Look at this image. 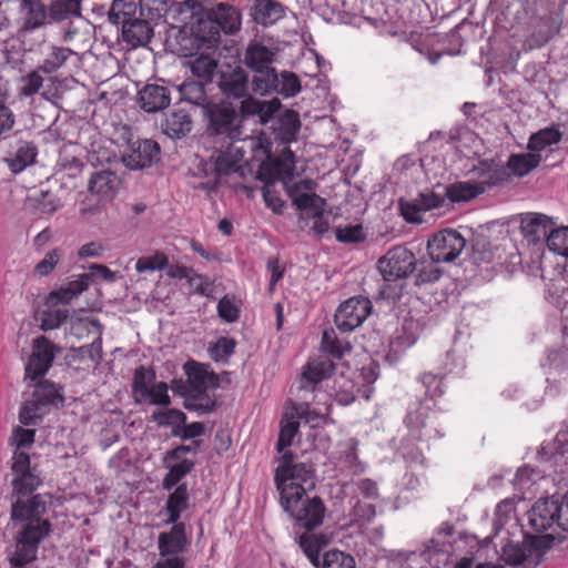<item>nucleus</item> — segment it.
Here are the masks:
<instances>
[{
    "label": "nucleus",
    "instance_id": "obj_45",
    "mask_svg": "<svg viewBox=\"0 0 568 568\" xmlns=\"http://www.w3.org/2000/svg\"><path fill=\"white\" fill-rule=\"evenodd\" d=\"M175 50L179 54L183 57L192 58L197 54L203 47L200 44V41L196 39L194 31L192 28L181 29L175 36Z\"/></svg>",
    "mask_w": 568,
    "mask_h": 568
},
{
    "label": "nucleus",
    "instance_id": "obj_19",
    "mask_svg": "<svg viewBox=\"0 0 568 568\" xmlns=\"http://www.w3.org/2000/svg\"><path fill=\"white\" fill-rule=\"evenodd\" d=\"M254 93H248L246 97L241 98L239 115L242 118L257 116L260 123L266 124L273 120L274 114L280 111L282 104L277 98L270 101H260L253 97Z\"/></svg>",
    "mask_w": 568,
    "mask_h": 568
},
{
    "label": "nucleus",
    "instance_id": "obj_11",
    "mask_svg": "<svg viewBox=\"0 0 568 568\" xmlns=\"http://www.w3.org/2000/svg\"><path fill=\"white\" fill-rule=\"evenodd\" d=\"M62 348L41 335L32 342V353L26 365V377L32 381L47 374Z\"/></svg>",
    "mask_w": 568,
    "mask_h": 568
},
{
    "label": "nucleus",
    "instance_id": "obj_40",
    "mask_svg": "<svg viewBox=\"0 0 568 568\" xmlns=\"http://www.w3.org/2000/svg\"><path fill=\"white\" fill-rule=\"evenodd\" d=\"M562 139V132L555 126H548L532 133L529 138L527 148L534 153L545 150L547 146L557 144Z\"/></svg>",
    "mask_w": 568,
    "mask_h": 568
},
{
    "label": "nucleus",
    "instance_id": "obj_56",
    "mask_svg": "<svg viewBox=\"0 0 568 568\" xmlns=\"http://www.w3.org/2000/svg\"><path fill=\"white\" fill-rule=\"evenodd\" d=\"M45 413V408L39 403H36V398L32 396V398L27 400L21 407L19 420L23 425H37Z\"/></svg>",
    "mask_w": 568,
    "mask_h": 568
},
{
    "label": "nucleus",
    "instance_id": "obj_28",
    "mask_svg": "<svg viewBox=\"0 0 568 568\" xmlns=\"http://www.w3.org/2000/svg\"><path fill=\"white\" fill-rule=\"evenodd\" d=\"M19 13L20 26L42 28L50 24L48 6L42 0H21Z\"/></svg>",
    "mask_w": 568,
    "mask_h": 568
},
{
    "label": "nucleus",
    "instance_id": "obj_48",
    "mask_svg": "<svg viewBox=\"0 0 568 568\" xmlns=\"http://www.w3.org/2000/svg\"><path fill=\"white\" fill-rule=\"evenodd\" d=\"M555 538L550 534L534 536L527 538V542L530 549V567H537L544 555L552 547Z\"/></svg>",
    "mask_w": 568,
    "mask_h": 568
},
{
    "label": "nucleus",
    "instance_id": "obj_3",
    "mask_svg": "<svg viewBox=\"0 0 568 568\" xmlns=\"http://www.w3.org/2000/svg\"><path fill=\"white\" fill-rule=\"evenodd\" d=\"M280 505L294 521V534L313 531L323 524L326 514L322 499H280Z\"/></svg>",
    "mask_w": 568,
    "mask_h": 568
},
{
    "label": "nucleus",
    "instance_id": "obj_25",
    "mask_svg": "<svg viewBox=\"0 0 568 568\" xmlns=\"http://www.w3.org/2000/svg\"><path fill=\"white\" fill-rule=\"evenodd\" d=\"M171 103V90L161 84H145L138 92L139 106L148 112L155 113L166 109Z\"/></svg>",
    "mask_w": 568,
    "mask_h": 568
},
{
    "label": "nucleus",
    "instance_id": "obj_1",
    "mask_svg": "<svg viewBox=\"0 0 568 568\" xmlns=\"http://www.w3.org/2000/svg\"><path fill=\"white\" fill-rule=\"evenodd\" d=\"M210 163L216 182L232 183L233 186L246 178V172L253 173L255 165V179L264 183L292 178L295 170L294 154L287 146L278 156H273L260 136L231 142L226 150L214 152Z\"/></svg>",
    "mask_w": 568,
    "mask_h": 568
},
{
    "label": "nucleus",
    "instance_id": "obj_14",
    "mask_svg": "<svg viewBox=\"0 0 568 568\" xmlns=\"http://www.w3.org/2000/svg\"><path fill=\"white\" fill-rule=\"evenodd\" d=\"M372 303L366 297H352L339 305L334 322L338 329L351 332L358 327L371 314Z\"/></svg>",
    "mask_w": 568,
    "mask_h": 568
},
{
    "label": "nucleus",
    "instance_id": "obj_10",
    "mask_svg": "<svg viewBox=\"0 0 568 568\" xmlns=\"http://www.w3.org/2000/svg\"><path fill=\"white\" fill-rule=\"evenodd\" d=\"M466 240L455 230H443L427 242V252L433 262L449 263L463 252Z\"/></svg>",
    "mask_w": 568,
    "mask_h": 568
},
{
    "label": "nucleus",
    "instance_id": "obj_20",
    "mask_svg": "<svg viewBox=\"0 0 568 568\" xmlns=\"http://www.w3.org/2000/svg\"><path fill=\"white\" fill-rule=\"evenodd\" d=\"M121 186V179L110 169L99 170L91 174L88 182V191L99 201H111L115 197Z\"/></svg>",
    "mask_w": 568,
    "mask_h": 568
},
{
    "label": "nucleus",
    "instance_id": "obj_17",
    "mask_svg": "<svg viewBox=\"0 0 568 568\" xmlns=\"http://www.w3.org/2000/svg\"><path fill=\"white\" fill-rule=\"evenodd\" d=\"M430 406L419 404L415 409L409 410L405 423L410 433L419 439L429 440L440 436L439 430L433 426L436 420V414L432 413Z\"/></svg>",
    "mask_w": 568,
    "mask_h": 568
},
{
    "label": "nucleus",
    "instance_id": "obj_7",
    "mask_svg": "<svg viewBox=\"0 0 568 568\" xmlns=\"http://www.w3.org/2000/svg\"><path fill=\"white\" fill-rule=\"evenodd\" d=\"M203 115L207 120V131L212 135H223L235 142L240 139L242 120L234 105L230 102L206 105Z\"/></svg>",
    "mask_w": 568,
    "mask_h": 568
},
{
    "label": "nucleus",
    "instance_id": "obj_21",
    "mask_svg": "<svg viewBox=\"0 0 568 568\" xmlns=\"http://www.w3.org/2000/svg\"><path fill=\"white\" fill-rule=\"evenodd\" d=\"M142 9L140 16L121 24L122 41L131 48L145 47L152 40L154 30L151 22L143 17Z\"/></svg>",
    "mask_w": 568,
    "mask_h": 568
},
{
    "label": "nucleus",
    "instance_id": "obj_54",
    "mask_svg": "<svg viewBox=\"0 0 568 568\" xmlns=\"http://www.w3.org/2000/svg\"><path fill=\"white\" fill-rule=\"evenodd\" d=\"M152 419L161 427L172 426L174 429L185 424L186 415L176 408L159 409L153 412Z\"/></svg>",
    "mask_w": 568,
    "mask_h": 568
},
{
    "label": "nucleus",
    "instance_id": "obj_6",
    "mask_svg": "<svg viewBox=\"0 0 568 568\" xmlns=\"http://www.w3.org/2000/svg\"><path fill=\"white\" fill-rule=\"evenodd\" d=\"M51 524L43 520L38 524L26 525L19 532L16 541L14 552L10 556L12 568H20L33 561L40 542L50 534Z\"/></svg>",
    "mask_w": 568,
    "mask_h": 568
},
{
    "label": "nucleus",
    "instance_id": "obj_32",
    "mask_svg": "<svg viewBox=\"0 0 568 568\" xmlns=\"http://www.w3.org/2000/svg\"><path fill=\"white\" fill-rule=\"evenodd\" d=\"M45 513V504L40 499H17L12 504V518L28 521L27 525L43 521L42 515Z\"/></svg>",
    "mask_w": 568,
    "mask_h": 568
},
{
    "label": "nucleus",
    "instance_id": "obj_42",
    "mask_svg": "<svg viewBox=\"0 0 568 568\" xmlns=\"http://www.w3.org/2000/svg\"><path fill=\"white\" fill-rule=\"evenodd\" d=\"M72 55H77V53L71 49L52 45L50 52L40 64V70H42L44 74L52 75V73L62 68Z\"/></svg>",
    "mask_w": 568,
    "mask_h": 568
},
{
    "label": "nucleus",
    "instance_id": "obj_43",
    "mask_svg": "<svg viewBox=\"0 0 568 568\" xmlns=\"http://www.w3.org/2000/svg\"><path fill=\"white\" fill-rule=\"evenodd\" d=\"M445 191L447 199L452 202H467L484 193L481 186L470 181L452 183L445 187Z\"/></svg>",
    "mask_w": 568,
    "mask_h": 568
},
{
    "label": "nucleus",
    "instance_id": "obj_31",
    "mask_svg": "<svg viewBox=\"0 0 568 568\" xmlns=\"http://www.w3.org/2000/svg\"><path fill=\"white\" fill-rule=\"evenodd\" d=\"M250 71L252 72L250 81L254 94L264 97L274 93L278 85V72L273 65Z\"/></svg>",
    "mask_w": 568,
    "mask_h": 568
},
{
    "label": "nucleus",
    "instance_id": "obj_13",
    "mask_svg": "<svg viewBox=\"0 0 568 568\" xmlns=\"http://www.w3.org/2000/svg\"><path fill=\"white\" fill-rule=\"evenodd\" d=\"M216 84L227 100H240L253 93L250 73L242 65H229L226 70H221Z\"/></svg>",
    "mask_w": 568,
    "mask_h": 568
},
{
    "label": "nucleus",
    "instance_id": "obj_12",
    "mask_svg": "<svg viewBox=\"0 0 568 568\" xmlns=\"http://www.w3.org/2000/svg\"><path fill=\"white\" fill-rule=\"evenodd\" d=\"M187 376V386L185 394L187 398H197L206 394L207 389H214L220 386V378L209 364H201L190 361L184 365Z\"/></svg>",
    "mask_w": 568,
    "mask_h": 568
},
{
    "label": "nucleus",
    "instance_id": "obj_55",
    "mask_svg": "<svg viewBox=\"0 0 568 568\" xmlns=\"http://www.w3.org/2000/svg\"><path fill=\"white\" fill-rule=\"evenodd\" d=\"M27 52L28 51L24 50V45L17 34L4 42L6 59L12 68H19L23 63V55Z\"/></svg>",
    "mask_w": 568,
    "mask_h": 568
},
{
    "label": "nucleus",
    "instance_id": "obj_60",
    "mask_svg": "<svg viewBox=\"0 0 568 568\" xmlns=\"http://www.w3.org/2000/svg\"><path fill=\"white\" fill-rule=\"evenodd\" d=\"M169 258L163 252H155L152 256H143L136 261L135 270L139 273L163 270L168 266Z\"/></svg>",
    "mask_w": 568,
    "mask_h": 568
},
{
    "label": "nucleus",
    "instance_id": "obj_62",
    "mask_svg": "<svg viewBox=\"0 0 568 568\" xmlns=\"http://www.w3.org/2000/svg\"><path fill=\"white\" fill-rule=\"evenodd\" d=\"M300 428L298 420L292 418H286L282 422L281 430L278 434L277 440V452L282 453L286 447L291 446L293 438L297 434Z\"/></svg>",
    "mask_w": 568,
    "mask_h": 568
},
{
    "label": "nucleus",
    "instance_id": "obj_41",
    "mask_svg": "<svg viewBox=\"0 0 568 568\" xmlns=\"http://www.w3.org/2000/svg\"><path fill=\"white\" fill-rule=\"evenodd\" d=\"M138 4L133 0H112L108 11V21L119 26L124 21L138 18Z\"/></svg>",
    "mask_w": 568,
    "mask_h": 568
},
{
    "label": "nucleus",
    "instance_id": "obj_39",
    "mask_svg": "<svg viewBox=\"0 0 568 568\" xmlns=\"http://www.w3.org/2000/svg\"><path fill=\"white\" fill-rule=\"evenodd\" d=\"M32 396L36 403L42 405L45 409L49 406H59L63 404L61 388L50 381H42L36 385Z\"/></svg>",
    "mask_w": 568,
    "mask_h": 568
},
{
    "label": "nucleus",
    "instance_id": "obj_16",
    "mask_svg": "<svg viewBox=\"0 0 568 568\" xmlns=\"http://www.w3.org/2000/svg\"><path fill=\"white\" fill-rule=\"evenodd\" d=\"M205 13L225 34H236L242 28V12L230 2H216Z\"/></svg>",
    "mask_w": 568,
    "mask_h": 568
},
{
    "label": "nucleus",
    "instance_id": "obj_50",
    "mask_svg": "<svg viewBox=\"0 0 568 568\" xmlns=\"http://www.w3.org/2000/svg\"><path fill=\"white\" fill-rule=\"evenodd\" d=\"M154 378L152 371H146L143 366L135 369L132 383V392L136 402L148 400L149 384Z\"/></svg>",
    "mask_w": 568,
    "mask_h": 568
},
{
    "label": "nucleus",
    "instance_id": "obj_47",
    "mask_svg": "<svg viewBox=\"0 0 568 568\" xmlns=\"http://www.w3.org/2000/svg\"><path fill=\"white\" fill-rule=\"evenodd\" d=\"M438 262L430 261H417L416 260V268H415V285L420 286L425 284H433L437 282L442 274L443 270L437 266Z\"/></svg>",
    "mask_w": 568,
    "mask_h": 568
},
{
    "label": "nucleus",
    "instance_id": "obj_37",
    "mask_svg": "<svg viewBox=\"0 0 568 568\" xmlns=\"http://www.w3.org/2000/svg\"><path fill=\"white\" fill-rule=\"evenodd\" d=\"M37 156V148L32 142L21 141L17 145V150L10 156L6 158V162L12 173L17 174L31 165Z\"/></svg>",
    "mask_w": 568,
    "mask_h": 568
},
{
    "label": "nucleus",
    "instance_id": "obj_22",
    "mask_svg": "<svg viewBox=\"0 0 568 568\" xmlns=\"http://www.w3.org/2000/svg\"><path fill=\"white\" fill-rule=\"evenodd\" d=\"M558 499H537L529 513V525L538 532L558 526Z\"/></svg>",
    "mask_w": 568,
    "mask_h": 568
},
{
    "label": "nucleus",
    "instance_id": "obj_46",
    "mask_svg": "<svg viewBox=\"0 0 568 568\" xmlns=\"http://www.w3.org/2000/svg\"><path fill=\"white\" fill-rule=\"evenodd\" d=\"M180 93L185 101H189L194 105L202 106L203 112L205 111L206 105L212 103L209 101L204 84L199 81L182 83L180 87Z\"/></svg>",
    "mask_w": 568,
    "mask_h": 568
},
{
    "label": "nucleus",
    "instance_id": "obj_34",
    "mask_svg": "<svg viewBox=\"0 0 568 568\" xmlns=\"http://www.w3.org/2000/svg\"><path fill=\"white\" fill-rule=\"evenodd\" d=\"M272 128L277 139L288 143L295 140L301 128L300 115L294 110H286L277 116Z\"/></svg>",
    "mask_w": 568,
    "mask_h": 568
},
{
    "label": "nucleus",
    "instance_id": "obj_59",
    "mask_svg": "<svg viewBox=\"0 0 568 568\" xmlns=\"http://www.w3.org/2000/svg\"><path fill=\"white\" fill-rule=\"evenodd\" d=\"M236 342L233 338L220 337L216 343L209 346L210 357L215 362H226L234 353Z\"/></svg>",
    "mask_w": 568,
    "mask_h": 568
},
{
    "label": "nucleus",
    "instance_id": "obj_30",
    "mask_svg": "<svg viewBox=\"0 0 568 568\" xmlns=\"http://www.w3.org/2000/svg\"><path fill=\"white\" fill-rule=\"evenodd\" d=\"M192 30L195 33L196 39L203 47V50H215L221 42L220 28L206 16L200 18L192 24Z\"/></svg>",
    "mask_w": 568,
    "mask_h": 568
},
{
    "label": "nucleus",
    "instance_id": "obj_4",
    "mask_svg": "<svg viewBox=\"0 0 568 568\" xmlns=\"http://www.w3.org/2000/svg\"><path fill=\"white\" fill-rule=\"evenodd\" d=\"M275 483L281 497H304L315 488V476L306 464L278 466Z\"/></svg>",
    "mask_w": 568,
    "mask_h": 568
},
{
    "label": "nucleus",
    "instance_id": "obj_24",
    "mask_svg": "<svg viewBox=\"0 0 568 568\" xmlns=\"http://www.w3.org/2000/svg\"><path fill=\"white\" fill-rule=\"evenodd\" d=\"M285 14L286 8L276 0H250L248 16L258 26L271 27Z\"/></svg>",
    "mask_w": 568,
    "mask_h": 568
},
{
    "label": "nucleus",
    "instance_id": "obj_15",
    "mask_svg": "<svg viewBox=\"0 0 568 568\" xmlns=\"http://www.w3.org/2000/svg\"><path fill=\"white\" fill-rule=\"evenodd\" d=\"M315 186L316 183L313 180L306 179L288 187V195L300 211L308 212L310 214L324 211L325 200L314 192Z\"/></svg>",
    "mask_w": 568,
    "mask_h": 568
},
{
    "label": "nucleus",
    "instance_id": "obj_5",
    "mask_svg": "<svg viewBox=\"0 0 568 568\" xmlns=\"http://www.w3.org/2000/svg\"><path fill=\"white\" fill-rule=\"evenodd\" d=\"M42 73L43 71L40 70L39 65L37 69L23 75L21 78L20 94L23 97H33L40 93L44 100L58 104L69 90V79L59 78L57 75H49L44 79Z\"/></svg>",
    "mask_w": 568,
    "mask_h": 568
},
{
    "label": "nucleus",
    "instance_id": "obj_44",
    "mask_svg": "<svg viewBox=\"0 0 568 568\" xmlns=\"http://www.w3.org/2000/svg\"><path fill=\"white\" fill-rule=\"evenodd\" d=\"M504 557L508 565L515 568H536L530 567V549L527 539L521 544H509L504 549Z\"/></svg>",
    "mask_w": 568,
    "mask_h": 568
},
{
    "label": "nucleus",
    "instance_id": "obj_2",
    "mask_svg": "<svg viewBox=\"0 0 568 568\" xmlns=\"http://www.w3.org/2000/svg\"><path fill=\"white\" fill-rule=\"evenodd\" d=\"M187 499H168L164 511L168 513L169 517L166 524H174L170 531L161 532L158 539V548L161 557L179 556L183 552L187 545V538L185 535V525L183 523H176L181 516V513L187 508Z\"/></svg>",
    "mask_w": 568,
    "mask_h": 568
},
{
    "label": "nucleus",
    "instance_id": "obj_27",
    "mask_svg": "<svg viewBox=\"0 0 568 568\" xmlns=\"http://www.w3.org/2000/svg\"><path fill=\"white\" fill-rule=\"evenodd\" d=\"M335 364L331 359H314L308 362L302 374L301 392L313 393L316 384L333 374Z\"/></svg>",
    "mask_w": 568,
    "mask_h": 568
},
{
    "label": "nucleus",
    "instance_id": "obj_9",
    "mask_svg": "<svg viewBox=\"0 0 568 568\" xmlns=\"http://www.w3.org/2000/svg\"><path fill=\"white\" fill-rule=\"evenodd\" d=\"M281 48L271 37L254 38L246 44L241 62L247 70L273 65L277 61Z\"/></svg>",
    "mask_w": 568,
    "mask_h": 568
},
{
    "label": "nucleus",
    "instance_id": "obj_36",
    "mask_svg": "<svg viewBox=\"0 0 568 568\" xmlns=\"http://www.w3.org/2000/svg\"><path fill=\"white\" fill-rule=\"evenodd\" d=\"M81 11V0H52L48 6L49 22L59 23L80 18Z\"/></svg>",
    "mask_w": 568,
    "mask_h": 568
},
{
    "label": "nucleus",
    "instance_id": "obj_38",
    "mask_svg": "<svg viewBox=\"0 0 568 568\" xmlns=\"http://www.w3.org/2000/svg\"><path fill=\"white\" fill-rule=\"evenodd\" d=\"M541 161V155L538 153H520L511 154L504 168H507L510 176H525L534 169H536Z\"/></svg>",
    "mask_w": 568,
    "mask_h": 568
},
{
    "label": "nucleus",
    "instance_id": "obj_23",
    "mask_svg": "<svg viewBox=\"0 0 568 568\" xmlns=\"http://www.w3.org/2000/svg\"><path fill=\"white\" fill-rule=\"evenodd\" d=\"M476 178L479 179L475 182L477 186L483 187V192L487 189L504 184L510 180V174L507 168H504L495 160L479 161L470 171Z\"/></svg>",
    "mask_w": 568,
    "mask_h": 568
},
{
    "label": "nucleus",
    "instance_id": "obj_61",
    "mask_svg": "<svg viewBox=\"0 0 568 568\" xmlns=\"http://www.w3.org/2000/svg\"><path fill=\"white\" fill-rule=\"evenodd\" d=\"M39 485L40 479L31 471L14 475V478L12 479L13 494L18 496L32 494Z\"/></svg>",
    "mask_w": 568,
    "mask_h": 568
},
{
    "label": "nucleus",
    "instance_id": "obj_26",
    "mask_svg": "<svg viewBox=\"0 0 568 568\" xmlns=\"http://www.w3.org/2000/svg\"><path fill=\"white\" fill-rule=\"evenodd\" d=\"M554 222L550 217L540 213H526L520 217V231L528 243L537 244L547 241Z\"/></svg>",
    "mask_w": 568,
    "mask_h": 568
},
{
    "label": "nucleus",
    "instance_id": "obj_51",
    "mask_svg": "<svg viewBox=\"0 0 568 568\" xmlns=\"http://www.w3.org/2000/svg\"><path fill=\"white\" fill-rule=\"evenodd\" d=\"M321 347L325 353L336 358L343 357L345 352H351L352 349L349 343L342 342L337 338L334 329H325L323 332Z\"/></svg>",
    "mask_w": 568,
    "mask_h": 568
},
{
    "label": "nucleus",
    "instance_id": "obj_53",
    "mask_svg": "<svg viewBox=\"0 0 568 568\" xmlns=\"http://www.w3.org/2000/svg\"><path fill=\"white\" fill-rule=\"evenodd\" d=\"M302 89L298 77L292 71H282L278 73V85L274 93H278L285 98L295 97Z\"/></svg>",
    "mask_w": 568,
    "mask_h": 568
},
{
    "label": "nucleus",
    "instance_id": "obj_33",
    "mask_svg": "<svg viewBox=\"0 0 568 568\" xmlns=\"http://www.w3.org/2000/svg\"><path fill=\"white\" fill-rule=\"evenodd\" d=\"M295 540L298 544L300 548L310 559V561L316 567L320 568V550L327 546L328 538L323 534H313L311 531H304L300 534H295Z\"/></svg>",
    "mask_w": 568,
    "mask_h": 568
},
{
    "label": "nucleus",
    "instance_id": "obj_49",
    "mask_svg": "<svg viewBox=\"0 0 568 568\" xmlns=\"http://www.w3.org/2000/svg\"><path fill=\"white\" fill-rule=\"evenodd\" d=\"M16 34L28 52L36 51L45 42V33L41 28L20 26Z\"/></svg>",
    "mask_w": 568,
    "mask_h": 568
},
{
    "label": "nucleus",
    "instance_id": "obj_52",
    "mask_svg": "<svg viewBox=\"0 0 568 568\" xmlns=\"http://www.w3.org/2000/svg\"><path fill=\"white\" fill-rule=\"evenodd\" d=\"M352 523L359 527L369 524L376 516V507L369 499H357L353 506Z\"/></svg>",
    "mask_w": 568,
    "mask_h": 568
},
{
    "label": "nucleus",
    "instance_id": "obj_64",
    "mask_svg": "<svg viewBox=\"0 0 568 568\" xmlns=\"http://www.w3.org/2000/svg\"><path fill=\"white\" fill-rule=\"evenodd\" d=\"M335 236L342 243H361L366 239L363 226L361 224L338 226L335 230Z\"/></svg>",
    "mask_w": 568,
    "mask_h": 568
},
{
    "label": "nucleus",
    "instance_id": "obj_63",
    "mask_svg": "<svg viewBox=\"0 0 568 568\" xmlns=\"http://www.w3.org/2000/svg\"><path fill=\"white\" fill-rule=\"evenodd\" d=\"M170 467L169 474L165 476L163 484L165 487L171 488L174 486L183 476H185L194 466V462L185 458L174 460Z\"/></svg>",
    "mask_w": 568,
    "mask_h": 568
},
{
    "label": "nucleus",
    "instance_id": "obj_57",
    "mask_svg": "<svg viewBox=\"0 0 568 568\" xmlns=\"http://www.w3.org/2000/svg\"><path fill=\"white\" fill-rule=\"evenodd\" d=\"M70 313L65 308H52L43 311L40 315V327L43 331H51L60 327L69 318Z\"/></svg>",
    "mask_w": 568,
    "mask_h": 568
},
{
    "label": "nucleus",
    "instance_id": "obj_29",
    "mask_svg": "<svg viewBox=\"0 0 568 568\" xmlns=\"http://www.w3.org/2000/svg\"><path fill=\"white\" fill-rule=\"evenodd\" d=\"M185 65L190 72L206 82H212L214 75H219V59L207 52H199L197 54L190 58Z\"/></svg>",
    "mask_w": 568,
    "mask_h": 568
},
{
    "label": "nucleus",
    "instance_id": "obj_35",
    "mask_svg": "<svg viewBox=\"0 0 568 568\" xmlns=\"http://www.w3.org/2000/svg\"><path fill=\"white\" fill-rule=\"evenodd\" d=\"M164 134L172 139L185 136L192 129V120L183 110L172 111L161 124Z\"/></svg>",
    "mask_w": 568,
    "mask_h": 568
},
{
    "label": "nucleus",
    "instance_id": "obj_58",
    "mask_svg": "<svg viewBox=\"0 0 568 568\" xmlns=\"http://www.w3.org/2000/svg\"><path fill=\"white\" fill-rule=\"evenodd\" d=\"M547 246L550 251L568 256V227L554 229L547 236Z\"/></svg>",
    "mask_w": 568,
    "mask_h": 568
},
{
    "label": "nucleus",
    "instance_id": "obj_8",
    "mask_svg": "<svg viewBox=\"0 0 568 568\" xmlns=\"http://www.w3.org/2000/svg\"><path fill=\"white\" fill-rule=\"evenodd\" d=\"M416 268L415 254L403 245H396L378 260V270L385 281L406 278Z\"/></svg>",
    "mask_w": 568,
    "mask_h": 568
},
{
    "label": "nucleus",
    "instance_id": "obj_18",
    "mask_svg": "<svg viewBox=\"0 0 568 568\" xmlns=\"http://www.w3.org/2000/svg\"><path fill=\"white\" fill-rule=\"evenodd\" d=\"M160 160V146L152 140L136 141L131 145V152L122 155L123 164L130 170L151 166Z\"/></svg>",
    "mask_w": 568,
    "mask_h": 568
}]
</instances>
